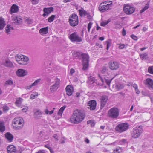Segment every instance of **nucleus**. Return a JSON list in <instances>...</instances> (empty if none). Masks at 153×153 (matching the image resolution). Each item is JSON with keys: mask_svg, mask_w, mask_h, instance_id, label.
<instances>
[{"mask_svg": "<svg viewBox=\"0 0 153 153\" xmlns=\"http://www.w3.org/2000/svg\"><path fill=\"white\" fill-rule=\"evenodd\" d=\"M85 113L80 110L76 109L73 113L70 119L71 123L78 124L81 122L85 118Z\"/></svg>", "mask_w": 153, "mask_h": 153, "instance_id": "1", "label": "nucleus"}, {"mask_svg": "<svg viewBox=\"0 0 153 153\" xmlns=\"http://www.w3.org/2000/svg\"><path fill=\"white\" fill-rule=\"evenodd\" d=\"M24 124L23 119L20 117H16L13 120V128L16 130L22 128Z\"/></svg>", "mask_w": 153, "mask_h": 153, "instance_id": "2", "label": "nucleus"}, {"mask_svg": "<svg viewBox=\"0 0 153 153\" xmlns=\"http://www.w3.org/2000/svg\"><path fill=\"white\" fill-rule=\"evenodd\" d=\"M112 5V2L111 1H107L100 3L99 7V9L100 12H104L111 9Z\"/></svg>", "mask_w": 153, "mask_h": 153, "instance_id": "3", "label": "nucleus"}, {"mask_svg": "<svg viewBox=\"0 0 153 153\" xmlns=\"http://www.w3.org/2000/svg\"><path fill=\"white\" fill-rule=\"evenodd\" d=\"M16 60L18 63L22 65H27L28 62L29 58L24 55H18L15 57Z\"/></svg>", "mask_w": 153, "mask_h": 153, "instance_id": "4", "label": "nucleus"}, {"mask_svg": "<svg viewBox=\"0 0 153 153\" xmlns=\"http://www.w3.org/2000/svg\"><path fill=\"white\" fill-rule=\"evenodd\" d=\"M81 56L83 65L82 69L83 70H85L88 68L89 66V57L88 55L86 53H82Z\"/></svg>", "mask_w": 153, "mask_h": 153, "instance_id": "5", "label": "nucleus"}, {"mask_svg": "<svg viewBox=\"0 0 153 153\" xmlns=\"http://www.w3.org/2000/svg\"><path fill=\"white\" fill-rule=\"evenodd\" d=\"M108 115L109 117L112 119H116L119 115V111L117 108L113 107L108 111Z\"/></svg>", "mask_w": 153, "mask_h": 153, "instance_id": "6", "label": "nucleus"}, {"mask_svg": "<svg viewBox=\"0 0 153 153\" xmlns=\"http://www.w3.org/2000/svg\"><path fill=\"white\" fill-rule=\"evenodd\" d=\"M68 20L70 25L71 26L75 27L78 24V16L75 14L71 15Z\"/></svg>", "mask_w": 153, "mask_h": 153, "instance_id": "7", "label": "nucleus"}, {"mask_svg": "<svg viewBox=\"0 0 153 153\" xmlns=\"http://www.w3.org/2000/svg\"><path fill=\"white\" fill-rule=\"evenodd\" d=\"M69 38L71 41L74 42H80L82 41V38L76 32H74L70 34Z\"/></svg>", "mask_w": 153, "mask_h": 153, "instance_id": "8", "label": "nucleus"}, {"mask_svg": "<svg viewBox=\"0 0 153 153\" xmlns=\"http://www.w3.org/2000/svg\"><path fill=\"white\" fill-rule=\"evenodd\" d=\"M129 127V125L127 123H123L118 124L116 128V130L119 133L126 131Z\"/></svg>", "mask_w": 153, "mask_h": 153, "instance_id": "9", "label": "nucleus"}, {"mask_svg": "<svg viewBox=\"0 0 153 153\" xmlns=\"http://www.w3.org/2000/svg\"><path fill=\"white\" fill-rule=\"evenodd\" d=\"M60 81L59 79H56L55 82H53L52 85L50 87V90L51 92L53 93L56 91L59 86Z\"/></svg>", "mask_w": 153, "mask_h": 153, "instance_id": "10", "label": "nucleus"}, {"mask_svg": "<svg viewBox=\"0 0 153 153\" xmlns=\"http://www.w3.org/2000/svg\"><path fill=\"white\" fill-rule=\"evenodd\" d=\"M125 13L128 15L131 14L133 13L135 11V8L133 7L126 4L123 8Z\"/></svg>", "mask_w": 153, "mask_h": 153, "instance_id": "11", "label": "nucleus"}, {"mask_svg": "<svg viewBox=\"0 0 153 153\" xmlns=\"http://www.w3.org/2000/svg\"><path fill=\"white\" fill-rule=\"evenodd\" d=\"M109 68L111 70H116L119 68V64L117 62L111 61L109 62Z\"/></svg>", "mask_w": 153, "mask_h": 153, "instance_id": "12", "label": "nucleus"}, {"mask_svg": "<svg viewBox=\"0 0 153 153\" xmlns=\"http://www.w3.org/2000/svg\"><path fill=\"white\" fill-rule=\"evenodd\" d=\"M11 18L14 23L15 24H20L22 23V19L19 16L13 15Z\"/></svg>", "mask_w": 153, "mask_h": 153, "instance_id": "13", "label": "nucleus"}, {"mask_svg": "<svg viewBox=\"0 0 153 153\" xmlns=\"http://www.w3.org/2000/svg\"><path fill=\"white\" fill-rule=\"evenodd\" d=\"M7 153H16V147L13 145H10L7 147Z\"/></svg>", "mask_w": 153, "mask_h": 153, "instance_id": "14", "label": "nucleus"}, {"mask_svg": "<svg viewBox=\"0 0 153 153\" xmlns=\"http://www.w3.org/2000/svg\"><path fill=\"white\" fill-rule=\"evenodd\" d=\"M108 100V97L106 95L102 96L101 98L100 109H102L106 105Z\"/></svg>", "mask_w": 153, "mask_h": 153, "instance_id": "15", "label": "nucleus"}, {"mask_svg": "<svg viewBox=\"0 0 153 153\" xmlns=\"http://www.w3.org/2000/svg\"><path fill=\"white\" fill-rule=\"evenodd\" d=\"M144 83L148 85L150 89L153 88V80L150 78H147L144 80Z\"/></svg>", "mask_w": 153, "mask_h": 153, "instance_id": "16", "label": "nucleus"}, {"mask_svg": "<svg viewBox=\"0 0 153 153\" xmlns=\"http://www.w3.org/2000/svg\"><path fill=\"white\" fill-rule=\"evenodd\" d=\"M88 108L90 109V110H94L96 108V102L95 101L92 100L89 102L88 104Z\"/></svg>", "mask_w": 153, "mask_h": 153, "instance_id": "17", "label": "nucleus"}, {"mask_svg": "<svg viewBox=\"0 0 153 153\" xmlns=\"http://www.w3.org/2000/svg\"><path fill=\"white\" fill-rule=\"evenodd\" d=\"M53 11V7H50L48 8H44L43 9L44 14L43 16L44 17L48 16V14L51 12Z\"/></svg>", "mask_w": 153, "mask_h": 153, "instance_id": "18", "label": "nucleus"}, {"mask_svg": "<svg viewBox=\"0 0 153 153\" xmlns=\"http://www.w3.org/2000/svg\"><path fill=\"white\" fill-rule=\"evenodd\" d=\"M16 74L18 76H24L27 74V72L26 71L23 69H19L16 71Z\"/></svg>", "mask_w": 153, "mask_h": 153, "instance_id": "19", "label": "nucleus"}, {"mask_svg": "<svg viewBox=\"0 0 153 153\" xmlns=\"http://www.w3.org/2000/svg\"><path fill=\"white\" fill-rule=\"evenodd\" d=\"M143 131L142 126L135 127L133 129V134H141L142 133Z\"/></svg>", "mask_w": 153, "mask_h": 153, "instance_id": "20", "label": "nucleus"}, {"mask_svg": "<svg viewBox=\"0 0 153 153\" xmlns=\"http://www.w3.org/2000/svg\"><path fill=\"white\" fill-rule=\"evenodd\" d=\"M19 11V7L18 6L15 4L13 5L11 7L10 13L12 14L17 12Z\"/></svg>", "mask_w": 153, "mask_h": 153, "instance_id": "21", "label": "nucleus"}, {"mask_svg": "<svg viewBox=\"0 0 153 153\" xmlns=\"http://www.w3.org/2000/svg\"><path fill=\"white\" fill-rule=\"evenodd\" d=\"M65 89L67 94L68 96L71 95L74 91L73 87L70 85H68Z\"/></svg>", "mask_w": 153, "mask_h": 153, "instance_id": "22", "label": "nucleus"}, {"mask_svg": "<svg viewBox=\"0 0 153 153\" xmlns=\"http://www.w3.org/2000/svg\"><path fill=\"white\" fill-rule=\"evenodd\" d=\"M98 76L102 83H103L105 82L109 86L111 83V82L112 79H111V80H107V79H104L99 74H98Z\"/></svg>", "mask_w": 153, "mask_h": 153, "instance_id": "23", "label": "nucleus"}, {"mask_svg": "<svg viewBox=\"0 0 153 153\" xmlns=\"http://www.w3.org/2000/svg\"><path fill=\"white\" fill-rule=\"evenodd\" d=\"M48 32V27H46L40 29L39 30V33L41 35L46 34Z\"/></svg>", "mask_w": 153, "mask_h": 153, "instance_id": "24", "label": "nucleus"}, {"mask_svg": "<svg viewBox=\"0 0 153 153\" xmlns=\"http://www.w3.org/2000/svg\"><path fill=\"white\" fill-rule=\"evenodd\" d=\"M5 25L4 19L2 17H0V30L2 29Z\"/></svg>", "mask_w": 153, "mask_h": 153, "instance_id": "25", "label": "nucleus"}, {"mask_svg": "<svg viewBox=\"0 0 153 153\" xmlns=\"http://www.w3.org/2000/svg\"><path fill=\"white\" fill-rule=\"evenodd\" d=\"M5 138L9 142L12 141L13 138V136L12 134H5Z\"/></svg>", "mask_w": 153, "mask_h": 153, "instance_id": "26", "label": "nucleus"}, {"mask_svg": "<svg viewBox=\"0 0 153 153\" xmlns=\"http://www.w3.org/2000/svg\"><path fill=\"white\" fill-rule=\"evenodd\" d=\"M5 127L4 122H0V131L2 133L5 131Z\"/></svg>", "mask_w": 153, "mask_h": 153, "instance_id": "27", "label": "nucleus"}, {"mask_svg": "<svg viewBox=\"0 0 153 153\" xmlns=\"http://www.w3.org/2000/svg\"><path fill=\"white\" fill-rule=\"evenodd\" d=\"M13 27H10L9 25H7L5 29L6 33L8 34L10 33V30H13Z\"/></svg>", "mask_w": 153, "mask_h": 153, "instance_id": "28", "label": "nucleus"}, {"mask_svg": "<svg viewBox=\"0 0 153 153\" xmlns=\"http://www.w3.org/2000/svg\"><path fill=\"white\" fill-rule=\"evenodd\" d=\"M23 99L21 98H16V101L15 102L16 105L18 106H19L22 101Z\"/></svg>", "mask_w": 153, "mask_h": 153, "instance_id": "29", "label": "nucleus"}, {"mask_svg": "<svg viewBox=\"0 0 153 153\" xmlns=\"http://www.w3.org/2000/svg\"><path fill=\"white\" fill-rule=\"evenodd\" d=\"M5 65L6 67H12L13 66V64L10 60L6 61Z\"/></svg>", "mask_w": 153, "mask_h": 153, "instance_id": "30", "label": "nucleus"}, {"mask_svg": "<svg viewBox=\"0 0 153 153\" xmlns=\"http://www.w3.org/2000/svg\"><path fill=\"white\" fill-rule=\"evenodd\" d=\"M140 58L142 59H146L148 58V54L146 53H143L142 54H140Z\"/></svg>", "mask_w": 153, "mask_h": 153, "instance_id": "31", "label": "nucleus"}, {"mask_svg": "<svg viewBox=\"0 0 153 153\" xmlns=\"http://www.w3.org/2000/svg\"><path fill=\"white\" fill-rule=\"evenodd\" d=\"M65 108L66 107L65 106L61 107V108L60 109L58 113V115L60 116H62L63 112L64 110H65Z\"/></svg>", "mask_w": 153, "mask_h": 153, "instance_id": "32", "label": "nucleus"}, {"mask_svg": "<svg viewBox=\"0 0 153 153\" xmlns=\"http://www.w3.org/2000/svg\"><path fill=\"white\" fill-rule=\"evenodd\" d=\"M111 21L110 19H108L107 21H102L101 23V25L104 27L108 24Z\"/></svg>", "mask_w": 153, "mask_h": 153, "instance_id": "33", "label": "nucleus"}, {"mask_svg": "<svg viewBox=\"0 0 153 153\" xmlns=\"http://www.w3.org/2000/svg\"><path fill=\"white\" fill-rule=\"evenodd\" d=\"M78 11L80 15L81 16H85L87 13L85 11L79 9L78 10Z\"/></svg>", "mask_w": 153, "mask_h": 153, "instance_id": "34", "label": "nucleus"}, {"mask_svg": "<svg viewBox=\"0 0 153 153\" xmlns=\"http://www.w3.org/2000/svg\"><path fill=\"white\" fill-rule=\"evenodd\" d=\"M41 80V79L40 78L39 79H38L35 80L34 83L32 84V86H34L37 85L40 82Z\"/></svg>", "mask_w": 153, "mask_h": 153, "instance_id": "35", "label": "nucleus"}, {"mask_svg": "<svg viewBox=\"0 0 153 153\" xmlns=\"http://www.w3.org/2000/svg\"><path fill=\"white\" fill-rule=\"evenodd\" d=\"M116 88L118 90L122 89L124 87L123 84H118L116 85Z\"/></svg>", "mask_w": 153, "mask_h": 153, "instance_id": "36", "label": "nucleus"}, {"mask_svg": "<svg viewBox=\"0 0 153 153\" xmlns=\"http://www.w3.org/2000/svg\"><path fill=\"white\" fill-rule=\"evenodd\" d=\"M122 152V149L120 147H117L114 150V153H120Z\"/></svg>", "mask_w": 153, "mask_h": 153, "instance_id": "37", "label": "nucleus"}, {"mask_svg": "<svg viewBox=\"0 0 153 153\" xmlns=\"http://www.w3.org/2000/svg\"><path fill=\"white\" fill-rule=\"evenodd\" d=\"M89 81L88 82L89 83L91 84H92L93 83H94L95 81V78L94 77H90L88 78Z\"/></svg>", "mask_w": 153, "mask_h": 153, "instance_id": "38", "label": "nucleus"}, {"mask_svg": "<svg viewBox=\"0 0 153 153\" xmlns=\"http://www.w3.org/2000/svg\"><path fill=\"white\" fill-rule=\"evenodd\" d=\"M55 17V16L54 15H52L50 17H49L48 19V21L49 22H51L54 19Z\"/></svg>", "mask_w": 153, "mask_h": 153, "instance_id": "39", "label": "nucleus"}, {"mask_svg": "<svg viewBox=\"0 0 153 153\" xmlns=\"http://www.w3.org/2000/svg\"><path fill=\"white\" fill-rule=\"evenodd\" d=\"M13 84V81L10 79L7 80L5 82V84L7 85H12Z\"/></svg>", "mask_w": 153, "mask_h": 153, "instance_id": "40", "label": "nucleus"}, {"mask_svg": "<svg viewBox=\"0 0 153 153\" xmlns=\"http://www.w3.org/2000/svg\"><path fill=\"white\" fill-rule=\"evenodd\" d=\"M148 71L149 73L153 74V66H150L149 67Z\"/></svg>", "mask_w": 153, "mask_h": 153, "instance_id": "41", "label": "nucleus"}, {"mask_svg": "<svg viewBox=\"0 0 153 153\" xmlns=\"http://www.w3.org/2000/svg\"><path fill=\"white\" fill-rule=\"evenodd\" d=\"M37 94H32L30 95V99H33L37 97Z\"/></svg>", "mask_w": 153, "mask_h": 153, "instance_id": "42", "label": "nucleus"}, {"mask_svg": "<svg viewBox=\"0 0 153 153\" xmlns=\"http://www.w3.org/2000/svg\"><path fill=\"white\" fill-rule=\"evenodd\" d=\"M25 22L28 24H30L32 23V21L31 19H27L25 20Z\"/></svg>", "mask_w": 153, "mask_h": 153, "instance_id": "43", "label": "nucleus"}, {"mask_svg": "<svg viewBox=\"0 0 153 153\" xmlns=\"http://www.w3.org/2000/svg\"><path fill=\"white\" fill-rule=\"evenodd\" d=\"M3 109L4 111L6 112L9 110V108L7 106L4 105L3 107Z\"/></svg>", "mask_w": 153, "mask_h": 153, "instance_id": "44", "label": "nucleus"}, {"mask_svg": "<svg viewBox=\"0 0 153 153\" xmlns=\"http://www.w3.org/2000/svg\"><path fill=\"white\" fill-rule=\"evenodd\" d=\"M107 45L106 49L108 50L110 46L111 45V42L110 41H107Z\"/></svg>", "mask_w": 153, "mask_h": 153, "instance_id": "45", "label": "nucleus"}, {"mask_svg": "<svg viewBox=\"0 0 153 153\" xmlns=\"http://www.w3.org/2000/svg\"><path fill=\"white\" fill-rule=\"evenodd\" d=\"M119 46V49H123L125 48V45L123 44H118Z\"/></svg>", "mask_w": 153, "mask_h": 153, "instance_id": "46", "label": "nucleus"}, {"mask_svg": "<svg viewBox=\"0 0 153 153\" xmlns=\"http://www.w3.org/2000/svg\"><path fill=\"white\" fill-rule=\"evenodd\" d=\"M107 71V68L106 67H103L102 68L101 70V72L102 74H104Z\"/></svg>", "mask_w": 153, "mask_h": 153, "instance_id": "47", "label": "nucleus"}, {"mask_svg": "<svg viewBox=\"0 0 153 153\" xmlns=\"http://www.w3.org/2000/svg\"><path fill=\"white\" fill-rule=\"evenodd\" d=\"M92 23L91 22H90L88 25V31L89 32L90 31V29L91 27Z\"/></svg>", "mask_w": 153, "mask_h": 153, "instance_id": "48", "label": "nucleus"}, {"mask_svg": "<svg viewBox=\"0 0 153 153\" xmlns=\"http://www.w3.org/2000/svg\"><path fill=\"white\" fill-rule=\"evenodd\" d=\"M34 114L37 116L40 115L41 114V111L39 110H37L35 112Z\"/></svg>", "mask_w": 153, "mask_h": 153, "instance_id": "49", "label": "nucleus"}, {"mask_svg": "<svg viewBox=\"0 0 153 153\" xmlns=\"http://www.w3.org/2000/svg\"><path fill=\"white\" fill-rule=\"evenodd\" d=\"M39 0H31L32 4H37L39 2Z\"/></svg>", "mask_w": 153, "mask_h": 153, "instance_id": "50", "label": "nucleus"}, {"mask_svg": "<svg viewBox=\"0 0 153 153\" xmlns=\"http://www.w3.org/2000/svg\"><path fill=\"white\" fill-rule=\"evenodd\" d=\"M140 136V134H133L131 136V137L133 138H138Z\"/></svg>", "mask_w": 153, "mask_h": 153, "instance_id": "51", "label": "nucleus"}, {"mask_svg": "<svg viewBox=\"0 0 153 153\" xmlns=\"http://www.w3.org/2000/svg\"><path fill=\"white\" fill-rule=\"evenodd\" d=\"M28 109V107L26 106L25 108H23V109H22V111L24 112H26L27 111Z\"/></svg>", "mask_w": 153, "mask_h": 153, "instance_id": "52", "label": "nucleus"}, {"mask_svg": "<svg viewBox=\"0 0 153 153\" xmlns=\"http://www.w3.org/2000/svg\"><path fill=\"white\" fill-rule=\"evenodd\" d=\"M87 123L88 124H91V126H94L95 125L94 123L91 121H88Z\"/></svg>", "mask_w": 153, "mask_h": 153, "instance_id": "53", "label": "nucleus"}, {"mask_svg": "<svg viewBox=\"0 0 153 153\" xmlns=\"http://www.w3.org/2000/svg\"><path fill=\"white\" fill-rule=\"evenodd\" d=\"M148 8V6H146L144 7L140 11L141 13H143L144 12L145 10H147Z\"/></svg>", "mask_w": 153, "mask_h": 153, "instance_id": "54", "label": "nucleus"}, {"mask_svg": "<svg viewBox=\"0 0 153 153\" xmlns=\"http://www.w3.org/2000/svg\"><path fill=\"white\" fill-rule=\"evenodd\" d=\"M65 139H64V138L63 139L62 138L60 140L59 142L61 144H64L65 143Z\"/></svg>", "mask_w": 153, "mask_h": 153, "instance_id": "55", "label": "nucleus"}, {"mask_svg": "<svg viewBox=\"0 0 153 153\" xmlns=\"http://www.w3.org/2000/svg\"><path fill=\"white\" fill-rule=\"evenodd\" d=\"M131 38L134 40H137V37L134 35L131 36Z\"/></svg>", "mask_w": 153, "mask_h": 153, "instance_id": "56", "label": "nucleus"}, {"mask_svg": "<svg viewBox=\"0 0 153 153\" xmlns=\"http://www.w3.org/2000/svg\"><path fill=\"white\" fill-rule=\"evenodd\" d=\"M131 86H132L134 87L135 89L136 88L137 89V88H138L137 85L136 84H132Z\"/></svg>", "mask_w": 153, "mask_h": 153, "instance_id": "57", "label": "nucleus"}, {"mask_svg": "<svg viewBox=\"0 0 153 153\" xmlns=\"http://www.w3.org/2000/svg\"><path fill=\"white\" fill-rule=\"evenodd\" d=\"M44 146L48 149L49 150L51 148V147L50 146V145L48 144H47V145H45Z\"/></svg>", "mask_w": 153, "mask_h": 153, "instance_id": "58", "label": "nucleus"}, {"mask_svg": "<svg viewBox=\"0 0 153 153\" xmlns=\"http://www.w3.org/2000/svg\"><path fill=\"white\" fill-rule=\"evenodd\" d=\"M74 72H75V71H74V69L73 68H71L70 69V74H71V75H72L73 73H74Z\"/></svg>", "mask_w": 153, "mask_h": 153, "instance_id": "59", "label": "nucleus"}, {"mask_svg": "<svg viewBox=\"0 0 153 153\" xmlns=\"http://www.w3.org/2000/svg\"><path fill=\"white\" fill-rule=\"evenodd\" d=\"M126 31L125 30V29L123 28V29L122 31V35L123 36H125L126 35Z\"/></svg>", "mask_w": 153, "mask_h": 153, "instance_id": "60", "label": "nucleus"}, {"mask_svg": "<svg viewBox=\"0 0 153 153\" xmlns=\"http://www.w3.org/2000/svg\"><path fill=\"white\" fill-rule=\"evenodd\" d=\"M33 86H32V84L29 86H27L25 87V89H29L30 88Z\"/></svg>", "mask_w": 153, "mask_h": 153, "instance_id": "61", "label": "nucleus"}, {"mask_svg": "<svg viewBox=\"0 0 153 153\" xmlns=\"http://www.w3.org/2000/svg\"><path fill=\"white\" fill-rule=\"evenodd\" d=\"M36 153H45L44 150H40L38 151Z\"/></svg>", "mask_w": 153, "mask_h": 153, "instance_id": "62", "label": "nucleus"}, {"mask_svg": "<svg viewBox=\"0 0 153 153\" xmlns=\"http://www.w3.org/2000/svg\"><path fill=\"white\" fill-rule=\"evenodd\" d=\"M135 90L137 94H138L140 93V91L139 90H138V88H137H137L135 89Z\"/></svg>", "mask_w": 153, "mask_h": 153, "instance_id": "63", "label": "nucleus"}, {"mask_svg": "<svg viewBox=\"0 0 153 153\" xmlns=\"http://www.w3.org/2000/svg\"><path fill=\"white\" fill-rule=\"evenodd\" d=\"M85 141L87 143H89V140L87 138L85 139Z\"/></svg>", "mask_w": 153, "mask_h": 153, "instance_id": "64", "label": "nucleus"}]
</instances>
